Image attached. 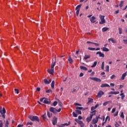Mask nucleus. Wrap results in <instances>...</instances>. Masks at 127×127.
<instances>
[{
  "mask_svg": "<svg viewBox=\"0 0 127 127\" xmlns=\"http://www.w3.org/2000/svg\"><path fill=\"white\" fill-rule=\"evenodd\" d=\"M72 116L74 118H77L78 117V115L75 112H73L72 113Z\"/></svg>",
  "mask_w": 127,
  "mask_h": 127,
  "instance_id": "obj_33",
  "label": "nucleus"
},
{
  "mask_svg": "<svg viewBox=\"0 0 127 127\" xmlns=\"http://www.w3.org/2000/svg\"><path fill=\"white\" fill-rule=\"evenodd\" d=\"M91 44H94L95 46H96L97 47H98V46H100V44L96 43H91Z\"/></svg>",
  "mask_w": 127,
  "mask_h": 127,
  "instance_id": "obj_42",
  "label": "nucleus"
},
{
  "mask_svg": "<svg viewBox=\"0 0 127 127\" xmlns=\"http://www.w3.org/2000/svg\"><path fill=\"white\" fill-rule=\"evenodd\" d=\"M120 12V10H118L115 12V14H118Z\"/></svg>",
  "mask_w": 127,
  "mask_h": 127,
  "instance_id": "obj_59",
  "label": "nucleus"
},
{
  "mask_svg": "<svg viewBox=\"0 0 127 127\" xmlns=\"http://www.w3.org/2000/svg\"><path fill=\"white\" fill-rule=\"evenodd\" d=\"M108 41H111L112 43H117V41L114 40L113 38H110L108 39Z\"/></svg>",
  "mask_w": 127,
  "mask_h": 127,
  "instance_id": "obj_19",
  "label": "nucleus"
},
{
  "mask_svg": "<svg viewBox=\"0 0 127 127\" xmlns=\"http://www.w3.org/2000/svg\"><path fill=\"white\" fill-rule=\"evenodd\" d=\"M40 90H41V89L40 87H37L36 88V91H37L38 92H40Z\"/></svg>",
  "mask_w": 127,
  "mask_h": 127,
  "instance_id": "obj_53",
  "label": "nucleus"
},
{
  "mask_svg": "<svg viewBox=\"0 0 127 127\" xmlns=\"http://www.w3.org/2000/svg\"><path fill=\"white\" fill-rule=\"evenodd\" d=\"M119 34H122L123 33V29L121 28H119Z\"/></svg>",
  "mask_w": 127,
  "mask_h": 127,
  "instance_id": "obj_41",
  "label": "nucleus"
},
{
  "mask_svg": "<svg viewBox=\"0 0 127 127\" xmlns=\"http://www.w3.org/2000/svg\"><path fill=\"white\" fill-rule=\"evenodd\" d=\"M120 96H121V99L122 100H124L125 97H126V96H125V94H124V93H122L120 94Z\"/></svg>",
  "mask_w": 127,
  "mask_h": 127,
  "instance_id": "obj_35",
  "label": "nucleus"
},
{
  "mask_svg": "<svg viewBox=\"0 0 127 127\" xmlns=\"http://www.w3.org/2000/svg\"><path fill=\"white\" fill-rule=\"evenodd\" d=\"M97 62H94L93 64L91 66V68H94V67H96L97 66Z\"/></svg>",
  "mask_w": 127,
  "mask_h": 127,
  "instance_id": "obj_32",
  "label": "nucleus"
},
{
  "mask_svg": "<svg viewBox=\"0 0 127 127\" xmlns=\"http://www.w3.org/2000/svg\"><path fill=\"white\" fill-rule=\"evenodd\" d=\"M90 79L93 81H95L96 82H102L101 79L98 78L97 77H90Z\"/></svg>",
  "mask_w": 127,
  "mask_h": 127,
  "instance_id": "obj_9",
  "label": "nucleus"
},
{
  "mask_svg": "<svg viewBox=\"0 0 127 127\" xmlns=\"http://www.w3.org/2000/svg\"><path fill=\"white\" fill-rule=\"evenodd\" d=\"M92 119H93V117L90 116V117L86 118V122H87V123H90V122L92 121Z\"/></svg>",
  "mask_w": 127,
  "mask_h": 127,
  "instance_id": "obj_17",
  "label": "nucleus"
},
{
  "mask_svg": "<svg viewBox=\"0 0 127 127\" xmlns=\"http://www.w3.org/2000/svg\"><path fill=\"white\" fill-rule=\"evenodd\" d=\"M59 106L60 107H62V106H63V104H62V103H61V102H60V103H59Z\"/></svg>",
  "mask_w": 127,
  "mask_h": 127,
  "instance_id": "obj_58",
  "label": "nucleus"
},
{
  "mask_svg": "<svg viewBox=\"0 0 127 127\" xmlns=\"http://www.w3.org/2000/svg\"><path fill=\"white\" fill-rule=\"evenodd\" d=\"M126 76H127V72L124 73L123 74H122L121 79L125 80V78L126 77Z\"/></svg>",
  "mask_w": 127,
  "mask_h": 127,
  "instance_id": "obj_28",
  "label": "nucleus"
},
{
  "mask_svg": "<svg viewBox=\"0 0 127 127\" xmlns=\"http://www.w3.org/2000/svg\"><path fill=\"white\" fill-rule=\"evenodd\" d=\"M115 127H119V124H118V123H116L115 124Z\"/></svg>",
  "mask_w": 127,
  "mask_h": 127,
  "instance_id": "obj_63",
  "label": "nucleus"
},
{
  "mask_svg": "<svg viewBox=\"0 0 127 127\" xmlns=\"http://www.w3.org/2000/svg\"><path fill=\"white\" fill-rule=\"evenodd\" d=\"M28 118L32 122H38V123L40 122L39 118L37 116L29 115Z\"/></svg>",
  "mask_w": 127,
  "mask_h": 127,
  "instance_id": "obj_2",
  "label": "nucleus"
},
{
  "mask_svg": "<svg viewBox=\"0 0 127 127\" xmlns=\"http://www.w3.org/2000/svg\"><path fill=\"white\" fill-rule=\"evenodd\" d=\"M80 68L81 70H83L84 71H87L88 68H87L85 66H80Z\"/></svg>",
  "mask_w": 127,
  "mask_h": 127,
  "instance_id": "obj_22",
  "label": "nucleus"
},
{
  "mask_svg": "<svg viewBox=\"0 0 127 127\" xmlns=\"http://www.w3.org/2000/svg\"><path fill=\"white\" fill-rule=\"evenodd\" d=\"M123 42L124 44H127V40H126V39L123 40Z\"/></svg>",
  "mask_w": 127,
  "mask_h": 127,
  "instance_id": "obj_52",
  "label": "nucleus"
},
{
  "mask_svg": "<svg viewBox=\"0 0 127 127\" xmlns=\"http://www.w3.org/2000/svg\"><path fill=\"white\" fill-rule=\"evenodd\" d=\"M32 125H33V123H32V122H28L27 123V126H32Z\"/></svg>",
  "mask_w": 127,
  "mask_h": 127,
  "instance_id": "obj_45",
  "label": "nucleus"
},
{
  "mask_svg": "<svg viewBox=\"0 0 127 127\" xmlns=\"http://www.w3.org/2000/svg\"><path fill=\"white\" fill-rule=\"evenodd\" d=\"M95 19H96V17H95L94 16H92L90 19L91 22H92V23H95V22H96Z\"/></svg>",
  "mask_w": 127,
  "mask_h": 127,
  "instance_id": "obj_16",
  "label": "nucleus"
},
{
  "mask_svg": "<svg viewBox=\"0 0 127 127\" xmlns=\"http://www.w3.org/2000/svg\"><path fill=\"white\" fill-rule=\"evenodd\" d=\"M88 50H90V51H95L96 50V48H88Z\"/></svg>",
  "mask_w": 127,
  "mask_h": 127,
  "instance_id": "obj_31",
  "label": "nucleus"
},
{
  "mask_svg": "<svg viewBox=\"0 0 127 127\" xmlns=\"http://www.w3.org/2000/svg\"><path fill=\"white\" fill-rule=\"evenodd\" d=\"M52 124L54 126L57 124V118H55L53 119Z\"/></svg>",
  "mask_w": 127,
  "mask_h": 127,
  "instance_id": "obj_12",
  "label": "nucleus"
},
{
  "mask_svg": "<svg viewBox=\"0 0 127 127\" xmlns=\"http://www.w3.org/2000/svg\"><path fill=\"white\" fill-rule=\"evenodd\" d=\"M78 125H79V126L81 127H84V123H83V122L82 121H79V122H78Z\"/></svg>",
  "mask_w": 127,
  "mask_h": 127,
  "instance_id": "obj_21",
  "label": "nucleus"
},
{
  "mask_svg": "<svg viewBox=\"0 0 127 127\" xmlns=\"http://www.w3.org/2000/svg\"><path fill=\"white\" fill-rule=\"evenodd\" d=\"M109 122H110V121L111 120V119L110 118V117L109 116H107V117L106 118V119H105V122H107V121H108Z\"/></svg>",
  "mask_w": 127,
  "mask_h": 127,
  "instance_id": "obj_40",
  "label": "nucleus"
},
{
  "mask_svg": "<svg viewBox=\"0 0 127 127\" xmlns=\"http://www.w3.org/2000/svg\"><path fill=\"white\" fill-rule=\"evenodd\" d=\"M109 103H110V101L105 102L103 103V106H107V105H109Z\"/></svg>",
  "mask_w": 127,
  "mask_h": 127,
  "instance_id": "obj_39",
  "label": "nucleus"
},
{
  "mask_svg": "<svg viewBox=\"0 0 127 127\" xmlns=\"http://www.w3.org/2000/svg\"><path fill=\"white\" fill-rule=\"evenodd\" d=\"M5 113H6L5 108L3 107L2 109V107L0 106V113L1 114L2 116V118H3V119H5Z\"/></svg>",
  "mask_w": 127,
  "mask_h": 127,
  "instance_id": "obj_4",
  "label": "nucleus"
},
{
  "mask_svg": "<svg viewBox=\"0 0 127 127\" xmlns=\"http://www.w3.org/2000/svg\"><path fill=\"white\" fill-rule=\"evenodd\" d=\"M68 61L69 63H70V64H72V63H73V60H72V58H71V57L69 56L68 57Z\"/></svg>",
  "mask_w": 127,
  "mask_h": 127,
  "instance_id": "obj_23",
  "label": "nucleus"
},
{
  "mask_svg": "<svg viewBox=\"0 0 127 127\" xmlns=\"http://www.w3.org/2000/svg\"><path fill=\"white\" fill-rule=\"evenodd\" d=\"M98 122H99V120L97 119V118H94L92 120V125H96V124H97Z\"/></svg>",
  "mask_w": 127,
  "mask_h": 127,
  "instance_id": "obj_13",
  "label": "nucleus"
},
{
  "mask_svg": "<svg viewBox=\"0 0 127 127\" xmlns=\"http://www.w3.org/2000/svg\"><path fill=\"white\" fill-rule=\"evenodd\" d=\"M74 105H75L76 106H79L80 107H81V106H82V105L79 104V103H75Z\"/></svg>",
  "mask_w": 127,
  "mask_h": 127,
  "instance_id": "obj_57",
  "label": "nucleus"
},
{
  "mask_svg": "<svg viewBox=\"0 0 127 127\" xmlns=\"http://www.w3.org/2000/svg\"><path fill=\"white\" fill-rule=\"evenodd\" d=\"M14 91H15V92H16V94H19V91L18 90V89L15 88L14 89Z\"/></svg>",
  "mask_w": 127,
  "mask_h": 127,
  "instance_id": "obj_48",
  "label": "nucleus"
},
{
  "mask_svg": "<svg viewBox=\"0 0 127 127\" xmlns=\"http://www.w3.org/2000/svg\"><path fill=\"white\" fill-rule=\"evenodd\" d=\"M78 120H82V118L81 117V116H78Z\"/></svg>",
  "mask_w": 127,
  "mask_h": 127,
  "instance_id": "obj_64",
  "label": "nucleus"
},
{
  "mask_svg": "<svg viewBox=\"0 0 127 127\" xmlns=\"http://www.w3.org/2000/svg\"><path fill=\"white\" fill-rule=\"evenodd\" d=\"M57 104H58L57 101H55V102L53 103V106H54V107H56V106H57Z\"/></svg>",
  "mask_w": 127,
  "mask_h": 127,
  "instance_id": "obj_47",
  "label": "nucleus"
},
{
  "mask_svg": "<svg viewBox=\"0 0 127 127\" xmlns=\"http://www.w3.org/2000/svg\"><path fill=\"white\" fill-rule=\"evenodd\" d=\"M50 112H51L54 115H56L57 114V109H56L54 107H50L49 109Z\"/></svg>",
  "mask_w": 127,
  "mask_h": 127,
  "instance_id": "obj_7",
  "label": "nucleus"
},
{
  "mask_svg": "<svg viewBox=\"0 0 127 127\" xmlns=\"http://www.w3.org/2000/svg\"><path fill=\"white\" fill-rule=\"evenodd\" d=\"M99 17L101 19V21L99 22L100 24H104V23H106V20H105V16L100 15Z\"/></svg>",
  "mask_w": 127,
  "mask_h": 127,
  "instance_id": "obj_5",
  "label": "nucleus"
},
{
  "mask_svg": "<svg viewBox=\"0 0 127 127\" xmlns=\"http://www.w3.org/2000/svg\"><path fill=\"white\" fill-rule=\"evenodd\" d=\"M98 54H99V57H102L103 58H104V57H105V54L102 53V52H97L96 53V55H98Z\"/></svg>",
  "mask_w": 127,
  "mask_h": 127,
  "instance_id": "obj_10",
  "label": "nucleus"
},
{
  "mask_svg": "<svg viewBox=\"0 0 127 127\" xmlns=\"http://www.w3.org/2000/svg\"><path fill=\"white\" fill-rule=\"evenodd\" d=\"M55 64H56V57H55V61L54 62V63L53 62L51 65V69H48L47 70L48 73H49V74H51V75H53L54 73V66H55Z\"/></svg>",
  "mask_w": 127,
  "mask_h": 127,
  "instance_id": "obj_1",
  "label": "nucleus"
},
{
  "mask_svg": "<svg viewBox=\"0 0 127 127\" xmlns=\"http://www.w3.org/2000/svg\"><path fill=\"white\" fill-rule=\"evenodd\" d=\"M83 76H84V73H83V72H81L79 74V76L83 77Z\"/></svg>",
  "mask_w": 127,
  "mask_h": 127,
  "instance_id": "obj_55",
  "label": "nucleus"
},
{
  "mask_svg": "<svg viewBox=\"0 0 127 127\" xmlns=\"http://www.w3.org/2000/svg\"><path fill=\"white\" fill-rule=\"evenodd\" d=\"M40 102H43L44 104H46L47 105H50L51 104V101L48 98L45 97L42 98L40 99Z\"/></svg>",
  "mask_w": 127,
  "mask_h": 127,
  "instance_id": "obj_3",
  "label": "nucleus"
},
{
  "mask_svg": "<svg viewBox=\"0 0 127 127\" xmlns=\"http://www.w3.org/2000/svg\"><path fill=\"white\" fill-rule=\"evenodd\" d=\"M8 125H9V123H8V121H6V123L5 124V127H8Z\"/></svg>",
  "mask_w": 127,
  "mask_h": 127,
  "instance_id": "obj_37",
  "label": "nucleus"
},
{
  "mask_svg": "<svg viewBox=\"0 0 127 127\" xmlns=\"http://www.w3.org/2000/svg\"><path fill=\"white\" fill-rule=\"evenodd\" d=\"M88 101L87 102V104H90V103H93V102H94V99L91 98H88Z\"/></svg>",
  "mask_w": 127,
  "mask_h": 127,
  "instance_id": "obj_24",
  "label": "nucleus"
},
{
  "mask_svg": "<svg viewBox=\"0 0 127 127\" xmlns=\"http://www.w3.org/2000/svg\"><path fill=\"white\" fill-rule=\"evenodd\" d=\"M44 81L45 84H49V81H48V80H47V79H46V78L44 79Z\"/></svg>",
  "mask_w": 127,
  "mask_h": 127,
  "instance_id": "obj_34",
  "label": "nucleus"
},
{
  "mask_svg": "<svg viewBox=\"0 0 127 127\" xmlns=\"http://www.w3.org/2000/svg\"><path fill=\"white\" fill-rule=\"evenodd\" d=\"M101 88H106V87H110L108 84H102L100 86Z\"/></svg>",
  "mask_w": 127,
  "mask_h": 127,
  "instance_id": "obj_15",
  "label": "nucleus"
},
{
  "mask_svg": "<svg viewBox=\"0 0 127 127\" xmlns=\"http://www.w3.org/2000/svg\"><path fill=\"white\" fill-rule=\"evenodd\" d=\"M101 69L102 70H104L105 69L104 67H105V62H103L102 63V64H101Z\"/></svg>",
  "mask_w": 127,
  "mask_h": 127,
  "instance_id": "obj_30",
  "label": "nucleus"
},
{
  "mask_svg": "<svg viewBox=\"0 0 127 127\" xmlns=\"http://www.w3.org/2000/svg\"><path fill=\"white\" fill-rule=\"evenodd\" d=\"M120 92L119 91H111L110 92H109L108 94L109 95H118V94H119Z\"/></svg>",
  "mask_w": 127,
  "mask_h": 127,
  "instance_id": "obj_11",
  "label": "nucleus"
},
{
  "mask_svg": "<svg viewBox=\"0 0 127 127\" xmlns=\"http://www.w3.org/2000/svg\"><path fill=\"white\" fill-rule=\"evenodd\" d=\"M106 72H110V66L109 65H107L106 66Z\"/></svg>",
  "mask_w": 127,
  "mask_h": 127,
  "instance_id": "obj_36",
  "label": "nucleus"
},
{
  "mask_svg": "<svg viewBox=\"0 0 127 127\" xmlns=\"http://www.w3.org/2000/svg\"><path fill=\"white\" fill-rule=\"evenodd\" d=\"M116 112V108H113L112 111V113H114Z\"/></svg>",
  "mask_w": 127,
  "mask_h": 127,
  "instance_id": "obj_56",
  "label": "nucleus"
},
{
  "mask_svg": "<svg viewBox=\"0 0 127 127\" xmlns=\"http://www.w3.org/2000/svg\"><path fill=\"white\" fill-rule=\"evenodd\" d=\"M47 116L48 118H51V116L50 115V113H49V112H47Z\"/></svg>",
  "mask_w": 127,
  "mask_h": 127,
  "instance_id": "obj_51",
  "label": "nucleus"
},
{
  "mask_svg": "<svg viewBox=\"0 0 127 127\" xmlns=\"http://www.w3.org/2000/svg\"><path fill=\"white\" fill-rule=\"evenodd\" d=\"M105 94L103 91H100L96 95L97 98H101L102 96Z\"/></svg>",
  "mask_w": 127,
  "mask_h": 127,
  "instance_id": "obj_8",
  "label": "nucleus"
},
{
  "mask_svg": "<svg viewBox=\"0 0 127 127\" xmlns=\"http://www.w3.org/2000/svg\"><path fill=\"white\" fill-rule=\"evenodd\" d=\"M121 118L125 119V116L124 115V112H122L121 114Z\"/></svg>",
  "mask_w": 127,
  "mask_h": 127,
  "instance_id": "obj_44",
  "label": "nucleus"
},
{
  "mask_svg": "<svg viewBox=\"0 0 127 127\" xmlns=\"http://www.w3.org/2000/svg\"><path fill=\"white\" fill-rule=\"evenodd\" d=\"M45 116H46V113L43 115V118L44 121H45V120H46V117H45Z\"/></svg>",
  "mask_w": 127,
  "mask_h": 127,
  "instance_id": "obj_50",
  "label": "nucleus"
},
{
  "mask_svg": "<svg viewBox=\"0 0 127 127\" xmlns=\"http://www.w3.org/2000/svg\"><path fill=\"white\" fill-rule=\"evenodd\" d=\"M89 58H91L90 55H85L84 57V60H87V59H89Z\"/></svg>",
  "mask_w": 127,
  "mask_h": 127,
  "instance_id": "obj_26",
  "label": "nucleus"
},
{
  "mask_svg": "<svg viewBox=\"0 0 127 127\" xmlns=\"http://www.w3.org/2000/svg\"><path fill=\"white\" fill-rule=\"evenodd\" d=\"M102 32H106L107 30H109V28L108 27H104L102 28Z\"/></svg>",
  "mask_w": 127,
  "mask_h": 127,
  "instance_id": "obj_29",
  "label": "nucleus"
},
{
  "mask_svg": "<svg viewBox=\"0 0 127 127\" xmlns=\"http://www.w3.org/2000/svg\"><path fill=\"white\" fill-rule=\"evenodd\" d=\"M94 110H96V108H95V107H91V111H94Z\"/></svg>",
  "mask_w": 127,
  "mask_h": 127,
  "instance_id": "obj_54",
  "label": "nucleus"
},
{
  "mask_svg": "<svg viewBox=\"0 0 127 127\" xmlns=\"http://www.w3.org/2000/svg\"><path fill=\"white\" fill-rule=\"evenodd\" d=\"M3 126V123H2V122H1L0 124V127H2Z\"/></svg>",
  "mask_w": 127,
  "mask_h": 127,
  "instance_id": "obj_62",
  "label": "nucleus"
},
{
  "mask_svg": "<svg viewBox=\"0 0 127 127\" xmlns=\"http://www.w3.org/2000/svg\"><path fill=\"white\" fill-rule=\"evenodd\" d=\"M123 3H124V1H121V2H120V4H119V6L120 7H122V6H123Z\"/></svg>",
  "mask_w": 127,
  "mask_h": 127,
  "instance_id": "obj_43",
  "label": "nucleus"
},
{
  "mask_svg": "<svg viewBox=\"0 0 127 127\" xmlns=\"http://www.w3.org/2000/svg\"><path fill=\"white\" fill-rule=\"evenodd\" d=\"M46 93L48 94H50V93H51V94H52V90L51 89H48V90L46 91Z\"/></svg>",
  "mask_w": 127,
  "mask_h": 127,
  "instance_id": "obj_38",
  "label": "nucleus"
},
{
  "mask_svg": "<svg viewBox=\"0 0 127 127\" xmlns=\"http://www.w3.org/2000/svg\"><path fill=\"white\" fill-rule=\"evenodd\" d=\"M96 110H94L91 113L90 117H91V118H93L94 116L96 115Z\"/></svg>",
  "mask_w": 127,
  "mask_h": 127,
  "instance_id": "obj_20",
  "label": "nucleus"
},
{
  "mask_svg": "<svg viewBox=\"0 0 127 127\" xmlns=\"http://www.w3.org/2000/svg\"><path fill=\"white\" fill-rule=\"evenodd\" d=\"M63 126H66L67 127H68V126H70V122H68V124L65 123L63 125Z\"/></svg>",
  "mask_w": 127,
  "mask_h": 127,
  "instance_id": "obj_46",
  "label": "nucleus"
},
{
  "mask_svg": "<svg viewBox=\"0 0 127 127\" xmlns=\"http://www.w3.org/2000/svg\"><path fill=\"white\" fill-rule=\"evenodd\" d=\"M17 127H23V125H20V124H19V125H18V126H17Z\"/></svg>",
  "mask_w": 127,
  "mask_h": 127,
  "instance_id": "obj_61",
  "label": "nucleus"
},
{
  "mask_svg": "<svg viewBox=\"0 0 127 127\" xmlns=\"http://www.w3.org/2000/svg\"><path fill=\"white\" fill-rule=\"evenodd\" d=\"M81 6H82V4H80L78 5L75 8V9L76 10V15H77V16H78V15H79V12L80 11Z\"/></svg>",
  "mask_w": 127,
  "mask_h": 127,
  "instance_id": "obj_6",
  "label": "nucleus"
},
{
  "mask_svg": "<svg viewBox=\"0 0 127 127\" xmlns=\"http://www.w3.org/2000/svg\"><path fill=\"white\" fill-rule=\"evenodd\" d=\"M122 88H124V85L121 84V85H120L119 89H122Z\"/></svg>",
  "mask_w": 127,
  "mask_h": 127,
  "instance_id": "obj_60",
  "label": "nucleus"
},
{
  "mask_svg": "<svg viewBox=\"0 0 127 127\" xmlns=\"http://www.w3.org/2000/svg\"><path fill=\"white\" fill-rule=\"evenodd\" d=\"M75 113L77 115H82V112H81V111L77 109H76Z\"/></svg>",
  "mask_w": 127,
  "mask_h": 127,
  "instance_id": "obj_27",
  "label": "nucleus"
},
{
  "mask_svg": "<svg viewBox=\"0 0 127 127\" xmlns=\"http://www.w3.org/2000/svg\"><path fill=\"white\" fill-rule=\"evenodd\" d=\"M76 110H83V111H86V110H88V108H84L83 107H76Z\"/></svg>",
  "mask_w": 127,
  "mask_h": 127,
  "instance_id": "obj_14",
  "label": "nucleus"
},
{
  "mask_svg": "<svg viewBox=\"0 0 127 127\" xmlns=\"http://www.w3.org/2000/svg\"><path fill=\"white\" fill-rule=\"evenodd\" d=\"M114 78H116V75H115V74L112 75L110 77V78H111V79H114Z\"/></svg>",
  "mask_w": 127,
  "mask_h": 127,
  "instance_id": "obj_49",
  "label": "nucleus"
},
{
  "mask_svg": "<svg viewBox=\"0 0 127 127\" xmlns=\"http://www.w3.org/2000/svg\"><path fill=\"white\" fill-rule=\"evenodd\" d=\"M102 51H104V52H109V51H110V50H109V49L106 47H103L102 48Z\"/></svg>",
  "mask_w": 127,
  "mask_h": 127,
  "instance_id": "obj_18",
  "label": "nucleus"
},
{
  "mask_svg": "<svg viewBox=\"0 0 127 127\" xmlns=\"http://www.w3.org/2000/svg\"><path fill=\"white\" fill-rule=\"evenodd\" d=\"M55 85V81L54 80H53V81L52 82L51 84V88H52V89H54Z\"/></svg>",
  "mask_w": 127,
  "mask_h": 127,
  "instance_id": "obj_25",
  "label": "nucleus"
}]
</instances>
